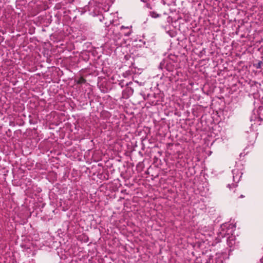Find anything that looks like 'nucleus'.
Masks as SVG:
<instances>
[{
	"label": "nucleus",
	"instance_id": "1",
	"mask_svg": "<svg viewBox=\"0 0 263 263\" xmlns=\"http://www.w3.org/2000/svg\"><path fill=\"white\" fill-rule=\"evenodd\" d=\"M233 231V226L231 224H226L221 227V231L220 232L222 237H226V235H229L232 234V232Z\"/></svg>",
	"mask_w": 263,
	"mask_h": 263
},
{
	"label": "nucleus",
	"instance_id": "2",
	"mask_svg": "<svg viewBox=\"0 0 263 263\" xmlns=\"http://www.w3.org/2000/svg\"><path fill=\"white\" fill-rule=\"evenodd\" d=\"M233 174V181L236 183H238L242 176L241 173L238 169H234L232 171Z\"/></svg>",
	"mask_w": 263,
	"mask_h": 263
},
{
	"label": "nucleus",
	"instance_id": "3",
	"mask_svg": "<svg viewBox=\"0 0 263 263\" xmlns=\"http://www.w3.org/2000/svg\"><path fill=\"white\" fill-rule=\"evenodd\" d=\"M233 240V236H229L228 237V245L230 246H231L233 245V243L231 241H232Z\"/></svg>",
	"mask_w": 263,
	"mask_h": 263
},
{
	"label": "nucleus",
	"instance_id": "4",
	"mask_svg": "<svg viewBox=\"0 0 263 263\" xmlns=\"http://www.w3.org/2000/svg\"><path fill=\"white\" fill-rule=\"evenodd\" d=\"M261 64H262V62H261V61H259V62L258 63V64H257V66H256V68H261Z\"/></svg>",
	"mask_w": 263,
	"mask_h": 263
},
{
	"label": "nucleus",
	"instance_id": "5",
	"mask_svg": "<svg viewBox=\"0 0 263 263\" xmlns=\"http://www.w3.org/2000/svg\"><path fill=\"white\" fill-rule=\"evenodd\" d=\"M231 185H230V184H228V187L231 188Z\"/></svg>",
	"mask_w": 263,
	"mask_h": 263
},
{
	"label": "nucleus",
	"instance_id": "6",
	"mask_svg": "<svg viewBox=\"0 0 263 263\" xmlns=\"http://www.w3.org/2000/svg\"><path fill=\"white\" fill-rule=\"evenodd\" d=\"M232 185L234 187L236 186H237V184H233Z\"/></svg>",
	"mask_w": 263,
	"mask_h": 263
},
{
	"label": "nucleus",
	"instance_id": "7",
	"mask_svg": "<svg viewBox=\"0 0 263 263\" xmlns=\"http://www.w3.org/2000/svg\"><path fill=\"white\" fill-rule=\"evenodd\" d=\"M130 34V32H129V33H126V34H125V35L128 36V35H129Z\"/></svg>",
	"mask_w": 263,
	"mask_h": 263
},
{
	"label": "nucleus",
	"instance_id": "8",
	"mask_svg": "<svg viewBox=\"0 0 263 263\" xmlns=\"http://www.w3.org/2000/svg\"><path fill=\"white\" fill-rule=\"evenodd\" d=\"M240 197L242 198V197H243V196L242 195H241Z\"/></svg>",
	"mask_w": 263,
	"mask_h": 263
},
{
	"label": "nucleus",
	"instance_id": "9",
	"mask_svg": "<svg viewBox=\"0 0 263 263\" xmlns=\"http://www.w3.org/2000/svg\"><path fill=\"white\" fill-rule=\"evenodd\" d=\"M152 16L154 17H156V15H154V16L152 15Z\"/></svg>",
	"mask_w": 263,
	"mask_h": 263
},
{
	"label": "nucleus",
	"instance_id": "10",
	"mask_svg": "<svg viewBox=\"0 0 263 263\" xmlns=\"http://www.w3.org/2000/svg\"><path fill=\"white\" fill-rule=\"evenodd\" d=\"M152 16L154 17H156V15H154V16L152 15Z\"/></svg>",
	"mask_w": 263,
	"mask_h": 263
}]
</instances>
